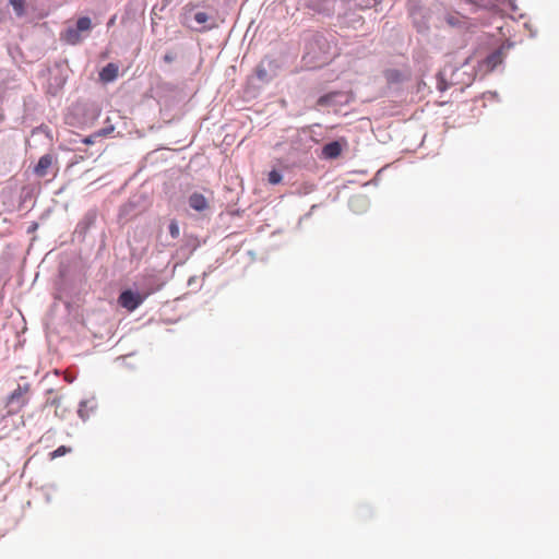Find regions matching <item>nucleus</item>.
Segmentation results:
<instances>
[{
    "instance_id": "1",
    "label": "nucleus",
    "mask_w": 559,
    "mask_h": 559,
    "mask_svg": "<svg viewBox=\"0 0 559 559\" xmlns=\"http://www.w3.org/2000/svg\"><path fill=\"white\" fill-rule=\"evenodd\" d=\"M330 43L325 36L317 31H309L304 35L302 59L312 68L322 67L328 62Z\"/></svg>"
},
{
    "instance_id": "2",
    "label": "nucleus",
    "mask_w": 559,
    "mask_h": 559,
    "mask_svg": "<svg viewBox=\"0 0 559 559\" xmlns=\"http://www.w3.org/2000/svg\"><path fill=\"white\" fill-rule=\"evenodd\" d=\"M278 69V61L266 56L255 67L253 78L261 85L267 84L277 75Z\"/></svg>"
},
{
    "instance_id": "3",
    "label": "nucleus",
    "mask_w": 559,
    "mask_h": 559,
    "mask_svg": "<svg viewBox=\"0 0 559 559\" xmlns=\"http://www.w3.org/2000/svg\"><path fill=\"white\" fill-rule=\"evenodd\" d=\"M346 0H305V8L311 10L314 13L331 15L344 5Z\"/></svg>"
},
{
    "instance_id": "4",
    "label": "nucleus",
    "mask_w": 559,
    "mask_h": 559,
    "mask_svg": "<svg viewBox=\"0 0 559 559\" xmlns=\"http://www.w3.org/2000/svg\"><path fill=\"white\" fill-rule=\"evenodd\" d=\"M151 293L141 294L140 292L131 288L123 289L118 297V304L120 307L132 312L138 309Z\"/></svg>"
},
{
    "instance_id": "5",
    "label": "nucleus",
    "mask_w": 559,
    "mask_h": 559,
    "mask_svg": "<svg viewBox=\"0 0 559 559\" xmlns=\"http://www.w3.org/2000/svg\"><path fill=\"white\" fill-rule=\"evenodd\" d=\"M96 221L97 211L95 209L88 210L78 223L73 231V240L84 241L88 233L96 227Z\"/></svg>"
},
{
    "instance_id": "6",
    "label": "nucleus",
    "mask_w": 559,
    "mask_h": 559,
    "mask_svg": "<svg viewBox=\"0 0 559 559\" xmlns=\"http://www.w3.org/2000/svg\"><path fill=\"white\" fill-rule=\"evenodd\" d=\"M143 211L141 197L130 198L119 209V219L123 223L136 217Z\"/></svg>"
},
{
    "instance_id": "7",
    "label": "nucleus",
    "mask_w": 559,
    "mask_h": 559,
    "mask_svg": "<svg viewBox=\"0 0 559 559\" xmlns=\"http://www.w3.org/2000/svg\"><path fill=\"white\" fill-rule=\"evenodd\" d=\"M28 383L19 384L17 388L8 396V414H15L22 408V406L26 403L24 394L28 391Z\"/></svg>"
},
{
    "instance_id": "8",
    "label": "nucleus",
    "mask_w": 559,
    "mask_h": 559,
    "mask_svg": "<svg viewBox=\"0 0 559 559\" xmlns=\"http://www.w3.org/2000/svg\"><path fill=\"white\" fill-rule=\"evenodd\" d=\"M57 162L58 159L55 153H47L38 159L33 171L37 177L44 178L49 174V170Z\"/></svg>"
},
{
    "instance_id": "9",
    "label": "nucleus",
    "mask_w": 559,
    "mask_h": 559,
    "mask_svg": "<svg viewBox=\"0 0 559 559\" xmlns=\"http://www.w3.org/2000/svg\"><path fill=\"white\" fill-rule=\"evenodd\" d=\"M55 70H57V73L49 79V91L53 95L62 90L68 79L67 74L63 73V66L60 62L55 64Z\"/></svg>"
},
{
    "instance_id": "10",
    "label": "nucleus",
    "mask_w": 559,
    "mask_h": 559,
    "mask_svg": "<svg viewBox=\"0 0 559 559\" xmlns=\"http://www.w3.org/2000/svg\"><path fill=\"white\" fill-rule=\"evenodd\" d=\"M188 205L198 213H204L210 210L209 200L200 192H193L188 197Z\"/></svg>"
},
{
    "instance_id": "11",
    "label": "nucleus",
    "mask_w": 559,
    "mask_h": 559,
    "mask_svg": "<svg viewBox=\"0 0 559 559\" xmlns=\"http://www.w3.org/2000/svg\"><path fill=\"white\" fill-rule=\"evenodd\" d=\"M193 20L198 24L202 25V27L199 29L200 32L210 31L217 26L215 19L205 12H195Z\"/></svg>"
},
{
    "instance_id": "12",
    "label": "nucleus",
    "mask_w": 559,
    "mask_h": 559,
    "mask_svg": "<svg viewBox=\"0 0 559 559\" xmlns=\"http://www.w3.org/2000/svg\"><path fill=\"white\" fill-rule=\"evenodd\" d=\"M503 50L502 48H498L486 57L484 60V66L488 71H492L503 62Z\"/></svg>"
},
{
    "instance_id": "13",
    "label": "nucleus",
    "mask_w": 559,
    "mask_h": 559,
    "mask_svg": "<svg viewBox=\"0 0 559 559\" xmlns=\"http://www.w3.org/2000/svg\"><path fill=\"white\" fill-rule=\"evenodd\" d=\"M444 21L448 25L452 26V27H468L469 26V20L468 17L462 15L461 13L459 12H451V13H448L445 16H444Z\"/></svg>"
},
{
    "instance_id": "14",
    "label": "nucleus",
    "mask_w": 559,
    "mask_h": 559,
    "mask_svg": "<svg viewBox=\"0 0 559 559\" xmlns=\"http://www.w3.org/2000/svg\"><path fill=\"white\" fill-rule=\"evenodd\" d=\"M119 67L114 62L107 63L99 72L100 81L105 83L114 82L118 76Z\"/></svg>"
},
{
    "instance_id": "15",
    "label": "nucleus",
    "mask_w": 559,
    "mask_h": 559,
    "mask_svg": "<svg viewBox=\"0 0 559 559\" xmlns=\"http://www.w3.org/2000/svg\"><path fill=\"white\" fill-rule=\"evenodd\" d=\"M342 146L338 141H331L323 145L322 155L326 159H334L340 156Z\"/></svg>"
},
{
    "instance_id": "16",
    "label": "nucleus",
    "mask_w": 559,
    "mask_h": 559,
    "mask_svg": "<svg viewBox=\"0 0 559 559\" xmlns=\"http://www.w3.org/2000/svg\"><path fill=\"white\" fill-rule=\"evenodd\" d=\"M9 3L12 7V9L17 17L25 16V14H26V1L25 0H9Z\"/></svg>"
},
{
    "instance_id": "17",
    "label": "nucleus",
    "mask_w": 559,
    "mask_h": 559,
    "mask_svg": "<svg viewBox=\"0 0 559 559\" xmlns=\"http://www.w3.org/2000/svg\"><path fill=\"white\" fill-rule=\"evenodd\" d=\"M33 200V188L24 186L20 192V207H25Z\"/></svg>"
},
{
    "instance_id": "18",
    "label": "nucleus",
    "mask_w": 559,
    "mask_h": 559,
    "mask_svg": "<svg viewBox=\"0 0 559 559\" xmlns=\"http://www.w3.org/2000/svg\"><path fill=\"white\" fill-rule=\"evenodd\" d=\"M338 96L337 93H329L319 97L318 105L320 107H329L335 104V98Z\"/></svg>"
},
{
    "instance_id": "19",
    "label": "nucleus",
    "mask_w": 559,
    "mask_h": 559,
    "mask_svg": "<svg viewBox=\"0 0 559 559\" xmlns=\"http://www.w3.org/2000/svg\"><path fill=\"white\" fill-rule=\"evenodd\" d=\"M74 27L80 33L87 32L92 28V20L88 16H81L76 20Z\"/></svg>"
},
{
    "instance_id": "20",
    "label": "nucleus",
    "mask_w": 559,
    "mask_h": 559,
    "mask_svg": "<svg viewBox=\"0 0 559 559\" xmlns=\"http://www.w3.org/2000/svg\"><path fill=\"white\" fill-rule=\"evenodd\" d=\"M66 38L72 45L78 44L81 40V33L75 27H68Z\"/></svg>"
},
{
    "instance_id": "21",
    "label": "nucleus",
    "mask_w": 559,
    "mask_h": 559,
    "mask_svg": "<svg viewBox=\"0 0 559 559\" xmlns=\"http://www.w3.org/2000/svg\"><path fill=\"white\" fill-rule=\"evenodd\" d=\"M283 176L277 169H272L267 175L269 183L275 186L282 182Z\"/></svg>"
},
{
    "instance_id": "22",
    "label": "nucleus",
    "mask_w": 559,
    "mask_h": 559,
    "mask_svg": "<svg viewBox=\"0 0 559 559\" xmlns=\"http://www.w3.org/2000/svg\"><path fill=\"white\" fill-rule=\"evenodd\" d=\"M168 230H169L171 238L176 239L179 237L180 229H179L178 222L176 219L170 221Z\"/></svg>"
},
{
    "instance_id": "23",
    "label": "nucleus",
    "mask_w": 559,
    "mask_h": 559,
    "mask_svg": "<svg viewBox=\"0 0 559 559\" xmlns=\"http://www.w3.org/2000/svg\"><path fill=\"white\" fill-rule=\"evenodd\" d=\"M70 451H71V449H70V448H68V447H66V445H60V447H58L55 451H52V452L50 453V455H51V459H55V457L62 456V455H64L66 453H68V452H70Z\"/></svg>"
},
{
    "instance_id": "24",
    "label": "nucleus",
    "mask_w": 559,
    "mask_h": 559,
    "mask_svg": "<svg viewBox=\"0 0 559 559\" xmlns=\"http://www.w3.org/2000/svg\"><path fill=\"white\" fill-rule=\"evenodd\" d=\"M115 130V127L114 126H108V127H105L100 130H98L95 135L97 136H107L108 134H110L112 131Z\"/></svg>"
},
{
    "instance_id": "25",
    "label": "nucleus",
    "mask_w": 559,
    "mask_h": 559,
    "mask_svg": "<svg viewBox=\"0 0 559 559\" xmlns=\"http://www.w3.org/2000/svg\"><path fill=\"white\" fill-rule=\"evenodd\" d=\"M176 59V53L174 52H166L164 56H163V60L166 62V63H171L174 62Z\"/></svg>"
},
{
    "instance_id": "26",
    "label": "nucleus",
    "mask_w": 559,
    "mask_h": 559,
    "mask_svg": "<svg viewBox=\"0 0 559 559\" xmlns=\"http://www.w3.org/2000/svg\"><path fill=\"white\" fill-rule=\"evenodd\" d=\"M85 405H86V402H85V401H82V402L80 403V407H79V411H78V414H79V416H80L82 419H85V417H84V411H83V407H85Z\"/></svg>"
},
{
    "instance_id": "27",
    "label": "nucleus",
    "mask_w": 559,
    "mask_h": 559,
    "mask_svg": "<svg viewBox=\"0 0 559 559\" xmlns=\"http://www.w3.org/2000/svg\"><path fill=\"white\" fill-rule=\"evenodd\" d=\"M46 403H47V404H50V405H56V406H58V405H59V403H60V397H53L52 400H49V399H48Z\"/></svg>"
},
{
    "instance_id": "28",
    "label": "nucleus",
    "mask_w": 559,
    "mask_h": 559,
    "mask_svg": "<svg viewBox=\"0 0 559 559\" xmlns=\"http://www.w3.org/2000/svg\"><path fill=\"white\" fill-rule=\"evenodd\" d=\"M83 142L86 144H92L93 143L92 136L85 138Z\"/></svg>"
},
{
    "instance_id": "29",
    "label": "nucleus",
    "mask_w": 559,
    "mask_h": 559,
    "mask_svg": "<svg viewBox=\"0 0 559 559\" xmlns=\"http://www.w3.org/2000/svg\"><path fill=\"white\" fill-rule=\"evenodd\" d=\"M195 282V276H192L188 281V285L191 286Z\"/></svg>"
},
{
    "instance_id": "30",
    "label": "nucleus",
    "mask_w": 559,
    "mask_h": 559,
    "mask_svg": "<svg viewBox=\"0 0 559 559\" xmlns=\"http://www.w3.org/2000/svg\"><path fill=\"white\" fill-rule=\"evenodd\" d=\"M467 3H471V4H475V5H479L477 0H465Z\"/></svg>"
},
{
    "instance_id": "31",
    "label": "nucleus",
    "mask_w": 559,
    "mask_h": 559,
    "mask_svg": "<svg viewBox=\"0 0 559 559\" xmlns=\"http://www.w3.org/2000/svg\"><path fill=\"white\" fill-rule=\"evenodd\" d=\"M35 228H37V224L36 223L33 224V226L28 229V231L34 230Z\"/></svg>"
},
{
    "instance_id": "32",
    "label": "nucleus",
    "mask_w": 559,
    "mask_h": 559,
    "mask_svg": "<svg viewBox=\"0 0 559 559\" xmlns=\"http://www.w3.org/2000/svg\"><path fill=\"white\" fill-rule=\"evenodd\" d=\"M356 1V4H361L362 3V0H355Z\"/></svg>"
}]
</instances>
